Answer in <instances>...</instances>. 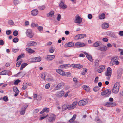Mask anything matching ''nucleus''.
<instances>
[{"instance_id":"nucleus-23","label":"nucleus","mask_w":123,"mask_h":123,"mask_svg":"<svg viewBox=\"0 0 123 123\" xmlns=\"http://www.w3.org/2000/svg\"><path fill=\"white\" fill-rule=\"evenodd\" d=\"M109 26V24L108 23H104L102 25V27L103 28L106 29L108 28Z\"/></svg>"},{"instance_id":"nucleus-56","label":"nucleus","mask_w":123,"mask_h":123,"mask_svg":"<svg viewBox=\"0 0 123 123\" xmlns=\"http://www.w3.org/2000/svg\"><path fill=\"white\" fill-rule=\"evenodd\" d=\"M112 69L111 68L109 67H108L107 68V72L112 73Z\"/></svg>"},{"instance_id":"nucleus-12","label":"nucleus","mask_w":123,"mask_h":123,"mask_svg":"<svg viewBox=\"0 0 123 123\" xmlns=\"http://www.w3.org/2000/svg\"><path fill=\"white\" fill-rule=\"evenodd\" d=\"M74 43L72 42H69L66 43L64 45L65 47H72L73 46H74Z\"/></svg>"},{"instance_id":"nucleus-14","label":"nucleus","mask_w":123,"mask_h":123,"mask_svg":"<svg viewBox=\"0 0 123 123\" xmlns=\"http://www.w3.org/2000/svg\"><path fill=\"white\" fill-rule=\"evenodd\" d=\"M71 65L69 64H64L60 66V68H62V69L64 70L67 69L68 67H70Z\"/></svg>"},{"instance_id":"nucleus-9","label":"nucleus","mask_w":123,"mask_h":123,"mask_svg":"<svg viewBox=\"0 0 123 123\" xmlns=\"http://www.w3.org/2000/svg\"><path fill=\"white\" fill-rule=\"evenodd\" d=\"M116 105L115 102L113 103L107 102L105 105V106L107 107H113L115 106Z\"/></svg>"},{"instance_id":"nucleus-63","label":"nucleus","mask_w":123,"mask_h":123,"mask_svg":"<svg viewBox=\"0 0 123 123\" xmlns=\"http://www.w3.org/2000/svg\"><path fill=\"white\" fill-rule=\"evenodd\" d=\"M92 17V15L91 14H89L88 15V18L89 19H91Z\"/></svg>"},{"instance_id":"nucleus-45","label":"nucleus","mask_w":123,"mask_h":123,"mask_svg":"<svg viewBox=\"0 0 123 123\" xmlns=\"http://www.w3.org/2000/svg\"><path fill=\"white\" fill-rule=\"evenodd\" d=\"M3 99L4 101L7 102L8 101V99L7 96H5L3 97Z\"/></svg>"},{"instance_id":"nucleus-59","label":"nucleus","mask_w":123,"mask_h":123,"mask_svg":"<svg viewBox=\"0 0 123 123\" xmlns=\"http://www.w3.org/2000/svg\"><path fill=\"white\" fill-rule=\"evenodd\" d=\"M37 29L40 31H43V28L42 26H38L37 28Z\"/></svg>"},{"instance_id":"nucleus-19","label":"nucleus","mask_w":123,"mask_h":123,"mask_svg":"<svg viewBox=\"0 0 123 123\" xmlns=\"http://www.w3.org/2000/svg\"><path fill=\"white\" fill-rule=\"evenodd\" d=\"M38 13V11L37 9H34L31 12V15L33 16L37 15Z\"/></svg>"},{"instance_id":"nucleus-60","label":"nucleus","mask_w":123,"mask_h":123,"mask_svg":"<svg viewBox=\"0 0 123 123\" xmlns=\"http://www.w3.org/2000/svg\"><path fill=\"white\" fill-rule=\"evenodd\" d=\"M99 77L98 76H97L95 78V79L94 80V82L95 83H97L98 81V79Z\"/></svg>"},{"instance_id":"nucleus-24","label":"nucleus","mask_w":123,"mask_h":123,"mask_svg":"<svg viewBox=\"0 0 123 123\" xmlns=\"http://www.w3.org/2000/svg\"><path fill=\"white\" fill-rule=\"evenodd\" d=\"M82 87L86 92H88L89 91L90 88L88 86L86 85H84Z\"/></svg>"},{"instance_id":"nucleus-29","label":"nucleus","mask_w":123,"mask_h":123,"mask_svg":"<svg viewBox=\"0 0 123 123\" xmlns=\"http://www.w3.org/2000/svg\"><path fill=\"white\" fill-rule=\"evenodd\" d=\"M26 50L30 53H32L34 52V50H32L30 48H27L26 49Z\"/></svg>"},{"instance_id":"nucleus-55","label":"nucleus","mask_w":123,"mask_h":123,"mask_svg":"<svg viewBox=\"0 0 123 123\" xmlns=\"http://www.w3.org/2000/svg\"><path fill=\"white\" fill-rule=\"evenodd\" d=\"M50 86V84H47L45 86V88L47 89H48Z\"/></svg>"},{"instance_id":"nucleus-57","label":"nucleus","mask_w":123,"mask_h":123,"mask_svg":"<svg viewBox=\"0 0 123 123\" xmlns=\"http://www.w3.org/2000/svg\"><path fill=\"white\" fill-rule=\"evenodd\" d=\"M6 33L7 35H10L11 33V31L10 30H7L6 31Z\"/></svg>"},{"instance_id":"nucleus-18","label":"nucleus","mask_w":123,"mask_h":123,"mask_svg":"<svg viewBox=\"0 0 123 123\" xmlns=\"http://www.w3.org/2000/svg\"><path fill=\"white\" fill-rule=\"evenodd\" d=\"M84 54L86 56L88 59L91 62L93 61V59L92 57L90 55H89L88 53H86V52H84Z\"/></svg>"},{"instance_id":"nucleus-28","label":"nucleus","mask_w":123,"mask_h":123,"mask_svg":"<svg viewBox=\"0 0 123 123\" xmlns=\"http://www.w3.org/2000/svg\"><path fill=\"white\" fill-rule=\"evenodd\" d=\"M76 117V115L74 114L73 115L72 117L69 121L70 123H72L74 121V120L75 119Z\"/></svg>"},{"instance_id":"nucleus-30","label":"nucleus","mask_w":123,"mask_h":123,"mask_svg":"<svg viewBox=\"0 0 123 123\" xmlns=\"http://www.w3.org/2000/svg\"><path fill=\"white\" fill-rule=\"evenodd\" d=\"M28 64L26 63H22L21 64L20 68V70H22L26 66L28 65Z\"/></svg>"},{"instance_id":"nucleus-21","label":"nucleus","mask_w":123,"mask_h":123,"mask_svg":"<svg viewBox=\"0 0 123 123\" xmlns=\"http://www.w3.org/2000/svg\"><path fill=\"white\" fill-rule=\"evenodd\" d=\"M105 76H107L106 77V79L107 80H109L111 76V75L112 73L106 72H105Z\"/></svg>"},{"instance_id":"nucleus-61","label":"nucleus","mask_w":123,"mask_h":123,"mask_svg":"<svg viewBox=\"0 0 123 123\" xmlns=\"http://www.w3.org/2000/svg\"><path fill=\"white\" fill-rule=\"evenodd\" d=\"M12 50L13 52L14 53H16L19 50V49L13 48L12 49Z\"/></svg>"},{"instance_id":"nucleus-47","label":"nucleus","mask_w":123,"mask_h":123,"mask_svg":"<svg viewBox=\"0 0 123 123\" xmlns=\"http://www.w3.org/2000/svg\"><path fill=\"white\" fill-rule=\"evenodd\" d=\"M18 32L17 30H15L13 32V34L15 36H17L18 34Z\"/></svg>"},{"instance_id":"nucleus-26","label":"nucleus","mask_w":123,"mask_h":123,"mask_svg":"<svg viewBox=\"0 0 123 123\" xmlns=\"http://www.w3.org/2000/svg\"><path fill=\"white\" fill-rule=\"evenodd\" d=\"M55 57V56L54 55H47V57L46 59L50 60H52Z\"/></svg>"},{"instance_id":"nucleus-11","label":"nucleus","mask_w":123,"mask_h":123,"mask_svg":"<svg viewBox=\"0 0 123 123\" xmlns=\"http://www.w3.org/2000/svg\"><path fill=\"white\" fill-rule=\"evenodd\" d=\"M97 49L98 50H100L102 51H105L107 50V47L105 46H104L103 47L100 46L98 47V48H97Z\"/></svg>"},{"instance_id":"nucleus-50","label":"nucleus","mask_w":123,"mask_h":123,"mask_svg":"<svg viewBox=\"0 0 123 123\" xmlns=\"http://www.w3.org/2000/svg\"><path fill=\"white\" fill-rule=\"evenodd\" d=\"M67 106H66V105H64L62 107V111H64L66 110L67 109Z\"/></svg>"},{"instance_id":"nucleus-1","label":"nucleus","mask_w":123,"mask_h":123,"mask_svg":"<svg viewBox=\"0 0 123 123\" xmlns=\"http://www.w3.org/2000/svg\"><path fill=\"white\" fill-rule=\"evenodd\" d=\"M119 58L118 56L113 57L110 62V64L111 66H113L115 64L117 65L119 63V62L118 61Z\"/></svg>"},{"instance_id":"nucleus-31","label":"nucleus","mask_w":123,"mask_h":123,"mask_svg":"<svg viewBox=\"0 0 123 123\" xmlns=\"http://www.w3.org/2000/svg\"><path fill=\"white\" fill-rule=\"evenodd\" d=\"M99 68L98 69V71L99 73H101L105 69V67H102V66H100L99 67Z\"/></svg>"},{"instance_id":"nucleus-41","label":"nucleus","mask_w":123,"mask_h":123,"mask_svg":"<svg viewBox=\"0 0 123 123\" xmlns=\"http://www.w3.org/2000/svg\"><path fill=\"white\" fill-rule=\"evenodd\" d=\"M28 87V86L27 84H25L23 85V87L22 88V90H24L26 89Z\"/></svg>"},{"instance_id":"nucleus-38","label":"nucleus","mask_w":123,"mask_h":123,"mask_svg":"<svg viewBox=\"0 0 123 123\" xmlns=\"http://www.w3.org/2000/svg\"><path fill=\"white\" fill-rule=\"evenodd\" d=\"M71 74L70 72H65V74L63 75L64 76H66L68 77H69L71 76Z\"/></svg>"},{"instance_id":"nucleus-22","label":"nucleus","mask_w":123,"mask_h":123,"mask_svg":"<svg viewBox=\"0 0 123 123\" xmlns=\"http://www.w3.org/2000/svg\"><path fill=\"white\" fill-rule=\"evenodd\" d=\"M107 35L113 37L115 36V34L113 32L111 31H108L106 32Z\"/></svg>"},{"instance_id":"nucleus-44","label":"nucleus","mask_w":123,"mask_h":123,"mask_svg":"<svg viewBox=\"0 0 123 123\" xmlns=\"http://www.w3.org/2000/svg\"><path fill=\"white\" fill-rule=\"evenodd\" d=\"M41 77L42 79L45 80V78L46 77V75L44 73H42L41 74Z\"/></svg>"},{"instance_id":"nucleus-36","label":"nucleus","mask_w":123,"mask_h":123,"mask_svg":"<svg viewBox=\"0 0 123 123\" xmlns=\"http://www.w3.org/2000/svg\"><path fill=\"white\" fill-rule=\"evenodd\" d=\"M78 102L77 101H75L73 102L72 105L73 107V108H74L76 106Z\"/></svg>"},{"instance_id":"nucleus-4","label":"nucleus","mask_w":123,"mask_h":123,"mask_svg":"<svg viewBox=\"0 0 123 123\" xmlns=\"http://www.w3.org/2000/svg\"><path fill=\"white\" fill-rule=\"evenodd\" d=\"M26 36L29 38H31L33 36V34L32 33V30L30 29L27 30L26 32Z\"/></svg>"},{"instance_id":"nucleus-32","label":"nucleus","mask_w":123,"mask_h":123,"mask_svg":"<svg viewBox=\"0 0 123 123\" xmlns=\"http://www.w3.org/2000/svg\"><path fill=\"white\" fill-rule=\"evenodd\" d=\"M54 12L53 11H51L49 12V13L47 14V16L48 17L49 16L52 17L54 15Z\"/></svg>"},{"instance_id":"nucleus-17","label":"nucleus","mask_w":123,"mask_h":123,"mask_svg":"<svg viewBox=\"0 0 123 123\" xmlns=\"http://www.w3.org/2000/svg\"><path fill=\"white\" fill-rule=\"evenodd\" d=\"M60 7L63 9H65L67 8V6L64 4V3L62 1H61L59 5Z\"/></svg>"},{"instance_id":"nucleus-13","label":"nucleus","mask_w":123,"mask_h":123,"mask_svg":"<svg viewBox=\"0 0 123 123\" xmlns=\"http://www.w3.org/2000/svg\"><path fill=\"white\" fill-rule=\"evenodd\" d=\"M37 45V43L34 41H31L28 43L26 47H31L35 46Z\"/></svg>"},{"instance_id":"nucleus-35","label":"nucleus","mask_w":123,"mask_h":123,"mask_svg":"<svg viewBox=\"0 0 123 123\" xmlns=\"http://www.w3.org/2000/svg\"><path fill=\"white\" fill-rule=\"evenodd\" d=\"M20 81V80L19 79H17L14 82V84L15 85H18Z\"/></svg>"},{"instance_id":"nucleus-49","label":"nucleus","mask_w":123,"mask_h":123,"mask_svg":"<svg viewBox=\"0 0 123 123\" xmlns=\"http://www.w3.org/2000/svg\"><path fill=\"white\" fill-rule=\"evenodd\" d=\"M19 39L17 38H15L13 40V41L14 43H17L19 41Z\"/></svg>"},{"instance_id":"nucleus-64","label":"nucleus","mask_w":123,"mask_h":123,"mask_svg":"<svg viewBox=\"0 0 123 123\" xmlns=\"http://www.w3.org/2000/svg\"><path fill=\"white\" fill-rule=\"evenodd\" d=\"M39 111V110L38 109H35L34 110V113H37Z\"/></svg>"},{"instance_id":"nucleus-15","label":"nucleus","mask_w":123,"mask_h":123,"mask_svg":"<svg viewBox=\"0 0 123 123\" xmlns=\"http://www.w3.org/2000/svg\"><path fill=\"white\" fill-rule=\"evenodd\" d=\"M87 103L86 101L83 100H81L79 102L78 105L79 106H83L86 104Z\"/></svg>"},{"instance_id":"nucleus-46","label":"nucleus","mask_w":123,"mask_h":123,"mask_svg":"<svg viewBox=\"0 0 123 123\" xmlns=\"http://www.w3.org/2000/svg\"><path fill=\"white\" fill-rule=\"evenodd\" d=\"M99 46V43L97 41L95 42L93 45V46L95 47H98Z\"/></svg>"},{"instance_id":"nucleus-7","label":"nucleus","mask_w":123,"mask_h":123,"mask_svg":"<svg viewBox=\"0 0 123 123\" xmlns=\"http://www.w3.org/2000/svg\"><path fill=\"white\" fill-rule=\"evenodd\" d=\"M85 44L83 43L78 42L76 43L74 46V48H78L84 47L85 46Z\"/></svg>"},{"instance_id":"nucleus-34","label":"nucleus","mask_w":123,"mask_h":123,"mask_svg":"<svg viewBox=\"0 0 123 123\" xmlns=\"http://www.w3.org/2000/svg\"><path fill=\"white\" fill-rule=\"evenodd\" d=\"M25 56V54H21L19 55L17 58L16 60V61H17L18 60L20 59L23 57Z\"/></svg>"},{"instance_id":"nucleus-53","label":"nucleus","mask_w":123,"mask_h":123,"mask_svg":"<svg viewBox=\"0 0 123 123\" xmlns=\"http://www.w3.org/2000/svg\"><path fill=\"white\" fill-rule=\"evenodd\" d=\"M8 23L9 25H12L14 24V23L12 20H10L8 21Z\"/></svg>"},{"instance_id":"nucleus-48","label":"nucleus","mask_w":123,"mask_h":123,"mask_svg":"<svg viewBox=\"0 0 123 123\" xmlns=\"http://www.w3.org/2000/svg\"><path fill=\"white\" fill-rule=\"evenodd\" d=\"M67 107V109L68 110H71L74 109L73 107L72 104L69 105Z\"/></svg>"},{"instance_id":"nucleus-3","label":"nucleus","mask_w":123,"mask_h":123,"mask_svg":"<svg viewBox=\"0 0 123 123\" xmlns=\"http://www.w3.org/2000/svg\"><path fill=\"white\" fill-rule=\"evenodd\" d=\"M111 90L110 89H106L102 92L101 93V95L102 96L105 95V97H108L111 94Z\"/></svg>"},{"instance_id":"nucleus-8","label":"nucleus","mask_w":123,"mask_h":123,"mask_svg":"<svg viewBox=\"0 0 123 123\" xmlns=\"http://www.w3.org/2000/svg\"><path fill=\"white\" fill-rule=\"evenodd\" d=\"M12 74V72L9 70H4L0 73V75H8L9 76H10Z\"/></svg>"},{"instance_id":"nucleus-10","label":"nucleus","mask_w":123,"mask_h":123,"mask_svg":"<svg viewBox=\"0 0 123 123\" xmlns=\"http://www.w3.org/2000/svg\"><path fill=\"white\" fill-rule=\"evenodd\" d=\"M56 118V116L54 114H52L48 119V121L50 122L55 121Z\"/></svg>"},{"instance_id":"nucleus-25","label":"nucleus","mask_w":123,"mask_h":123,"mask_svg":"<svg viewBox=\"0 0 123 123\" xmlns=\"http://www.w3.org/2000/svg\"><path fill=\"white\" fill-rule=\"evenodd\" d=\"M56 71L60 74L63 76H64L63 75L65 74V72L63 71L60 69H57L56 70Z\"/></svg>"},{"instance_id":"nucleus-51","label":"nucleus","mask_w":123,"mask_h":123,"mask_svg":"<svg viewBox=\"0 0 123 123\" xmlns=\"http://www.w3.org/2000/svg\"><path fill=\"white\" fill-rule=\"evenodd\" d=\"M39 8L40 10H43L45 8V6L44 5H43L39 6Z\"/></svg>"},{"instance_id":"nucleus-52","label":"nucleus","mask_w":123,"mask_h":123,"mask_svg":"<svg viewBox=\"0 0 123 123\" xmlns=\"http://www.w3.org/2000/svg\"><path fill=\"white\" fill-rule=\"evenodd\" d=\"M74 39L76 40H78L80 39V36L79 34L77 35L75 37Z\"/></svg>"},{"instance_id":"nucleus-6","label":"nucleus","mask_w":123,"mask_h":123,"mask_svg":"<svg viewBox=\"0 0 123 123\" xmlns=\"http://www.w3.org/2000/svg\"><path fill=\"white\" fill-rule=\"evenodd\" d=\"M28 106V105L26 104L24 105L21 108L20 111V114L21 115H23L24 114L26 109Z\"/></svg>"},{"instance_id":"nucleus-54","label":"nucleus","mask_w":123,"mask_h":123,"mask_svg":"<svg viewBox=\"0 0 123 123\" xmlns=\"http://www.w3.org/2000/svg\"><path fill=\"white\" fill-rule=\"evenodd\" d=\"M95 121L96 122L99 123H101V122L100 120L98 118H96L95 119Z\"/></svg>"},{"instance_id":"nucleus-37","label":"nucleus","mask_w":123,"mask_h":123,"mask_svg":"<svg viewBox=\"0 0 123 123\" xmlns=\"http://www.w3.org/2000/svg\"><path fill=\"white\" fill-rule=\"evenodd\" d=\"M22 62V61H18L16 63V66L17 67H19Z\"/></svg>"},{"instance_id":"nucleus-62","label":"nucleus","mask_w":123,"mask_h":123,"mask_svg":"<svg viewBox=\"0 0 123 123\" xmlns=\"http://www.w3.org/2000/svg\"><path fill=\"white\" fill-rule=\"evenodd\" d=\"M61 18V16L60 14H58L57 18V19L58 21H59L60 20Z\"/></svg>"},{"instance_id":"nucleus-40","label":"nucleus","mask_w":123,"mask_h":123,"mask_svg":"<svg viewBox=\"0 0 123 123\" xmlns=\"http://www.w3.org/2000/svg\"><path fill=\"white\" fill-rule=\"evenodd\" d=\"M13 90L15 93H19V91L18 89L16 87H14L13 88Z\"/></svg>"},{"instance_id":"nucleus-43","label":"nucleus","mask_w":123,"mask_h":123,"mask_svg":"<svg viewBox=\"0 0 123 123\" xmlns=\"http://www.w3.org/2000/svg\"><path fill=\"white\" fill-rule=\"evenodd\" d=\"M76 68L80 69L82 68L83 67V66L80 64H77Z\"/></svg>"},{"instance_id":"nucleus-39","label":"nucleus","mask_w":123,"mask_h":123,"mask_svg":"<svg viewBox=\"0 0 123 123\" xmlns=\"http://www.w3.org/2000/svg\"><path fill=\"white\" fill-rule=\"evenodd\" d=\"M100 88L98 86H96L94 87L93 88V90L95 92H97L98 91Z\"/></svg>"},{"instance_id":"nucleus-20","label":"nucleus","mask_w":123,"mask_h":123,"mask_svg":"<svg viewBox=\"0 0 123 123\" xmlns=\"http://www.w3.org/2000/svg\"><path fill=\"white\" fill-rule=\"evenodd\" d=\"M82 21V18L80 16H79L77 17L76 19V23L80 24Z\"/></svg>"},{"instance_id":"nucleus-16","label":"nucleus","mask_w":123,"mask_h":123,"mask_svg":"<svg viewBox=\"0 0 123 123\" xmlns=\"http://www.w3.org/2000/svg\"><path fill=\"white\" fill-rule=\"evenodd\" d=\"M41 59L40 57H35L32 58V62H36L40 61Z\"/></svg>"},{"instance_id":"nucleus-27","label":"nucleus","mask_w":123,"mask_h":123,"mask_svg":"<svg viewBox=\"0 0 123 123\" xmlns=\"http://www.w3.org/2000/svg\"><path fill=\"white\" fill-rule=\"evenodd\" d=\"M64 94V92L63 91H62L58 92V96L60 97H62Z\"/></svg>"},{"instance_id":"nucleus-42","label":"nucleus","mask_w":123,"mask_h":123,"mask_svg":"<svg viewBox=\"0 0 123 123\" xmlns=\"http://www.w3.org/2000/svg\"><path fill=\"white\" fill-rule=\"evenodd\" d=\"M79 35L80 36V39H81L84 38L86 36V35L85 34H79Z\"/></svg>"},{"instance_id":"nucleus-58","label":"nucleus","mask_w":123,"mask_h":123,"mask_svg":"<svg viewBox=\"0 0 123 123\" xmlns=\"http://www.w3.org/2000/svg\"><path fill=\"white\" fill-rule=\"evenodd\" d=\"M15 5H16L19 3V1L18 0H15L13 2Z\"/></svg>"},{"instance_id":"nucleus-33","label":"nucleus","mask_w":123,"mask_h":123,"mask_svg":"<svg viewBox=\"0 0 123 123\" xmlns=\"http://www.w3.org/2000/svg\"><path fill=\"white\" fill-rule=\"evenodd\" d=\"M105 14L104 13H102L99 15V18L100 19H103L105 18Z\"/></svg>"},{"instance_id":"nucleus-5","label":"nucleus","mask_w":123,"mask_h":123,"mask_svg":"<svg viewBox=\"0 0 123 123\" xmlns=\"http://www.w3.org/2000/svg\"><path fill=\"white\" fill-rule=\"evenodd\" d=\"M64 83L63 82L59 83L54 88V90H57L60 89L62 88L64 86Z\"/></svg>"},{"instance_id":"nucleus-2","label":"nucleus","mask_w":123,"mask_h":123,"mask_svg":"<svg viewBox=\"0 0 123 123\" xmlns=\"http://www.w3.org/2000/svg\"><path fill=\"white\" fill-rule=\"evenodd\" d=\"M119 83L117 82L114 84V87L112 90V92L115 94H117L119 91Z\"/></svg>"}]
</instances>
